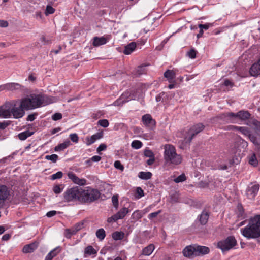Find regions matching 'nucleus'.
Masks as SVG:
<instances>
[{"mask_svg": "<svg viewBox=\"0 0 260 260\" xmlns=\"http://www.w3.org/2000/svg\"><path fill=\"white\" fill-rule=\"evenodd\" d=\"M9 196L10 190L8 187L4 185H0V207L3 206Z\"/></svg>", "mask_w": 260, "mask_h": 260, "instance_id": "obj_11", "label": "nucleus"}, {"mask_svg": "<svg viewBox=\"0 0 260 260\" xmlns=\"http://www.w3.org/2000/svg\"><path fill=\"white\" fill-rule=\"evenodd\" d=\"M84 253L85 254L90 255L92 254H96L97 253V251L92 246L89 245L85 248Z\"/></svg>", "mask_w": 260, "mask_h": 260, "instance_id": "obj_35", "label": "nucleus"}, {"mask_svg": "<svg viewBox=\"0 0 260 260\" xmlns=\"http://www.w3.org/2000/svg\"><path fill=\"white\" fill-rule=\"evenodd\" d=\"M74 231L73 228L71 229H67L65 230L64 236L67 238H70L71 236L75 234L72 233V231Z\"/></svg>", "mask_w": 260, "mask_h": 260, "instance_id": "obj_45", "label": "nucleus"}, {"mask_svg": "<svg viewBox=\"0 0 260 260\" xmlns=\"http://www.w3.org/2000/svg\"><path fill=\"white\" fill-rule=\"evenodd\" d=\"M240 152L241 151L240 150L237 149L235 148L231 150V153L232 154V158L230 160L231 164L237 165L240 162L241 159Z\"/></svg>", "mask_w": 260, "mask_h": 260, "instance_id": "obj_14", "label": "nucleus"}, {"mask_svg": "<svg viewBox=\"0 0 260 260\" xmlns=\"http://www.w3.org/2000/svg\"><path fill=\"white\" fill-rule=\"evenodd\" d=\"M10 124V121H4L2 122H0V129H4L8 125H9Z\"/></svg>", "mask_w": 260, "mask_h": 260, "instance_id": "obj_58", "label": "nucleus"}, {"mask_svg": "<svg viewBox=\"0 0 260 260\" xmlns=\"http://www.w3.org/2000/svg\"><path fill=\"white\" fill-rule=\"evenodd\" d=\"M112 201L113 205V206L116 208L117 209L118 207V196L117 195H114L112 197Z\"/></svg>", "mask_w": 260, "mask_h": 260, "instance_id": "obj_48", "label": "nucleus"}, {"mask_svg": "<svg viewBox=\"0 0 260 260\" xmlns=\"http://www.w3.org/2000/svg\"><path fill=\"white\" fill-rule=\"evenodd\" d=\"M249 73L252 76H257L260 74V58L257 62L254 63L251 67Z\"/></svg>", "mask_w": 260, "mask_h": 260, "instance_id": "obj_20", "label": "nucleus"}, {"mask_svg": "<svg viewBox=\"0 0 260 260\" xmlns=\"http://www.w3.org/2000/svg\"><path fill=\"white\" fill-rule=\"evenodd\" d=\"M63 184L55 185L53 186V191L55 194H59L63 190Z\"/></svg>", "mask_w": 260, "mask_h": 260, "instance_id": "obj_39", "label": "nucleus"}, {"mask_svg": "<svg viewBox=\"0 0 260 260\" xmlns=\"http://www.w3.org/2000/svg\"><path fill=\"white\" fill-rule=\"evenodd\" d=\"M146 65H142L138 67L135 71V75L137 76H139L142 74H145L146 73Z\"/></svg>", "mask_w": 260, "mask_h": 260, "instance_id": "obj_32", "label": "nucleus"}, {"mask_svg": "<svg viewBox=\"0 0 260 260\" xmlns=\"http://www.w3.org/2000/svg\"><path fill=\"white\" fill-rule=\"evenodd\" d=\"M146 212L143 211L136 210L133 212L132 215V218L135 221L141 219Z\"/></svg>", "mask_w": 260, "mask_h": 260, "instance_id": "obj_28", "label": "nucleus"}, {"mask_svg": "<svg viewBox=\"0 0 260 260\" xmlns=\"http://www.w3.org/2000/svg\"><path fill=\"white\" fill-rule=\"evenodd\" d=\"M100 192L98 189L88 188L86 190L82 189L81 202L91 203L97 200L100 197Z\"/></svg>", "mask_w": 260, "mask_h": 260, "instance_id": "obj_8", "label": "nucleus"}, {"mask_svg": "<svg viewBox=\"0 0 260 260\" xmlns=\"http://www.w3.org/2000/svg\"><path fill=\"white\" fill-rule=\"evenodd\" d=\"M6 90L10 91H22L24 86L17 83H8L5 84Z\"/></svg>", "mask_w": 260, "mask_h": 260, "instance_id": "obj_15", "label": "nucleus"}, {"mask_svg": "<svg viewBox=\"0 0 260 260\" xmlns=\"http://www.w3.org/2000/svg\"><path fill=\"white\" fill-rule=\"evenodd\" d=\"M70 138L71 141L75 143H77L79 140V137L77 134L74 133L70 135Z\"/></svg>", "mask_w": 260, "mask_h": 260, "instance_id": "obj_52", "label": "nucleus"}, {"mask_svg": "<svg viewBox=\"0 0 260 260\" xmlns=\"http://www.w3.org/2000/svg\"><path fill=\"white\" fill-rule=\"evenodd\" d=\"M82 188L76 186L68 188L63 193L64 200L66 202H74L79 201L81 202Z\"/></svg>", "mask_w": 260, "mask_h": 260, "instance_id": "obj_6", "label": "nucleus"}, {"mask_svg": "<svg viewBox=\"0 0 260 260\" xmlns=\"http://www.w3.org/2000/svg\"><path fill=\"white\" fill-rule=\"evenodd\" d=\"M142 120L144 125L149 127H152L155 125V121L150 114H145L142 116Z\"/></svg>", "mask_w": 260, "mask_h": 260, "instance_id": "obj_18", "label": "nucleus"}, {"mask_svg": "<svg viewBox=\"0 0 260 260\" xmlns=\"http://www.w3.org/2000/svg\"><path fill=\"white\" fill-rule=\"evenodd\" d=\"M152 175V173L150 172H140L138 177L141 179L148 180L151 178Z\"/></svg>", "mask_w": 260, "mask_h": 260, "instance_id": "obj_33", "label": "nucleus"}, {"mask_svg": "<svg viewBox=\"0 0 260 260\" xmlns=\"http://www.w3.org/2000/svg\"><path fill=\"white\" fill-rule=\"evenodd\" d=\"M107 39L104 37H94L93 39L92 44L94 47H98L105 44Z\"/></svg>", "mask_w": 260, "mask_h": 260, "instance_id": "obj_23", "label": "nucleus"}, {"mask_svg": "<svg viewBox=\"0 0 260 260\" xmlns=\"http://www.w3.org/2000/svg\"><path fill=\"white\" fill-rule=\"evenodd\" d=\"M197 51L194 49H191L187 53V55L192 59L196 57Z\"/></svg>", "mask_w": 260, "mask_h": 260, "instance_id": "obj_50", "label": "nucleus"}, {"mask_svg": "<svg viewBox=\"0 0 260 260\" xmlns=\"http://www.w3.org/2000/svg\"><path fill=\"white\" fill-rule=\"evenodd\" d=\"M62 114L59 113H56L52 115V118L53 120L56 121L60 120L62 118Z\"/></svg>", "mask_w": 260, "mask_h": 260, "instance_id": "obj_55", "label": "nucleus"}, {"mask_svg": "<svg viewBox=\"0 0 260 260\" xmlns=\"http://www.w3.org/2000/svg\"><path fill=\"white\" fill-rule=\"evenodd\" d=\"M61 250V248L60 246H58L54 249H53L51 251H53V253H52V255H54V257L57 254L60 253Z\"/></svg>", "mask_w": 260, "mask_h": 260, "instance_id": "obj_59", "label": "nucleus"}, {"mask_svg": "<svg viewBox=\"0 0 260 260\" xmlns=\"http://www.w3.org/2000/svg\"><path fill=\"white\" fill-rule=\"evenodd\" d=\"M118 219H119L118 218V217H117V216L115 214L113 215V216H112L111 217H109L107 219V222L108 223H112V222H113L117 221Z\"/></svg>", "mask_w": 260, "mask_h": 260, "instance_id": "obj_54", "label": "nucleus"}, {"mask_svg": "<svg viewBox=\"0 0 260 260\" xmlns=\"http://www.w3.org/2000/svg\"><path fill=\"white\" fill-rule=\"evenodd\" d=\"M38 115L37 113L29 114L26 118L27 121H32L36 119V116Z\"/></svg>", "mask_w": 260, "mask_h": 260, "instance_id": "obj_57", "label": "nucleus"}, {"mask_svg": "<svg viewBox=\"0 0 260 260\" xmlns=\"http://www.w3.org/2000/svg\"><path fill=\"white\" fill-rule=\"evenodd\" d=\"M38 246V243L37 242H33L25 245L22 249V251L24 253H31L37 248Z\"/></svg>", "mask_w": 260, "mask_h": 260, "instance_id": "obj_21", "label": "nucleus"}, {"mask_svg": "<svg viewBox=\"0 0 260 260\" xmlns=\"http://www.w3.org/2000/svg\"><path fill=\"white\" fill-rule=\"evenodd\" d=\"M137 193L138 194V198H140L144 196V191L140 187H138L136 189Z\"/></svg>", "mask_w": 260, "mask_h": 260, "instance_id": "obj_56", "label": "nucleus"}, {"mask_svg": "<svg viewBox=\"0 0 260 260\" xmlns=\"http://www.w3.org/2000/svg\"><path fill=\"white\" fill-rule=\"evenodd\" d=\"M249 162L250 165L253 166H256L258 164V161L256 159V157L255 156V154H253L251 156L249 160Z\"/></svg>", "mask_w": 260, "mask_h": 260, "instance_id": "obj_43", "label": "nucleus"}, {"mask_svg": "<svg viewBox=\"0 0 260 260\" xmlns=\"http://www.w3.org/2000/svg\"><path fill=\"white\" fill-rule=\"evenodd\" d=\"M68 177L71 179L75 183L80 185H84L86 184L85 179L79 178L74 173L70 172L68 174Z\"/></svg>", "mask_w": 260, "mask_h": 260, "instance_id": "obj_19", "label": "nucleus"}, {"mask_svg": "<svg viewBox=\"0 0 260 260\" xmlns=\"http://www.w3.org/2000/svg\"><path fill=\"white\" fill-rule=\"evenodd\" d=\"M45 158L46 159L51 160L53 162H56L58 158V156L57 155L54 154L51 155H46Z\"/></svg>", "mask_w": 260, "mask_h": 260, "instance_id": "obj_42", "label": "nucleus"}, {"mask_svg": "<svg viewBox=\"0 0 260 260\" xmlns=\"http://www.w3.org/2000/svg\"><path fill=\"white\" fill-rule=\"evenodd\" d=\"M142 143L139 140H134L131 144L132 147L136 149H140L142 147Z\"/></svg>", "mask_w": 260, "mask_h": 260, "instance_id": "obj_40", "label": "nucleus"}, {"mask_svg": "<svg viewBox=\"0 0 260 260\" xmlns=\"http://www.w3.org/2000/svg\"><path fill=\"white\" fill-rule=\"evenodd\" d=\"M128 212V209L127 208L124 207L121 209L117 213H116V214L118 218L120 219H123Z\"/></svg>", "mask_w": 260, "mask_h": 260, "instance_id": "obj_31", "label": "nucleus"}, {"mask_svg": "<svg viewBox=\"0 0 260 260\" xmlns=\"http://www.w3.org/2000/svg\"><path fill=\"white\" fill-rule=\"evenodd\" d=\"M209 217V212L205 210H203L201 214L198 216L197 220L202 225H205L208 222Z\"/></svg>", "mask_w": 260, "mask_h": 260, "instance_id": "obj_17", "label": "nucleus"}, {"mask_svg": "<svg viewBox=\"0 0 260 260\" xmlns=\"http://www.w3.org/2000/svg\"><path fill=\"white\" fill-rule=\"evenodd\" d=\"M144 154L146 157L149 158L155 157L153 152L149 149H145L144 151Z\"/></svg>", "mask_w": 260, "mask_h": 260, "instance_id": "obj_49", "label": "nucleus"}, {"mask_svg": "<svg viewBox=\"0 0 260 260\" xmlns=\"http://www.w3.org/2000/svg\"><path fill=\"white\" fill-rule=\"evenodd\" d=\"M107 148V145L105 144H101L99 145L98 148H97V151L100 152L102 151H104Z\"/></svg>", "mask_w": 260, "mask_h": 260, "instance_id": "obj_63", "label": "nucleus"}, {"mask_svg": "<svg viewBox=\"0 0 260 260\" xmlns=\"http://www.w3.org/2000/svg\"><path fill=\"white\" fill-rule=\"evenodd\" d=\"M182 253L184 256L186 257L191 258L196 256L195 245L192 244L186 246L183 250Z\"/></svg>", "mask_w": 260, "mask_h": 260, "instance_id": "obj_13", "label": "nucleus"}, {"mask_svg": "<svg viewBox=\"0 0 260 260\" xmlns=\"http://www.w3.org/2000/svg\"><path fill=\"white\" fill-rule=\"evenodd\" d=\"M259 189V185L258 184L249 186L246 189V193L247 198L249 199H254L255 196L257 194Z\"/></svg>", "mask_w": 260, "mask_h": 260, "instance_id": "obj_12", "label": "nucleus"}, {"mask_svg": "<svg viewBox=\"0 0 260 260\" xmlns=\"http://www.w3.org/2000/svg\"><path fill=\"white\" fill-rule=\"evenodd\" d=\"M103 137V132H100L97 133L91 137H87L86 138V144L87 146H89L94 143L97 140L100 139Z\"/></svg>", "mask_w": 260, "mask_h": 260, "instance_id": "obj_16", "label": "nucleus"}, {"mask_svg": "<svg viewBox=\"0 0 260 260\" xmlns=\"http://www.w3.org/2000/svg\"><path fill=\"white\" fill-rule=\"evenodd\" d=\"M71 144L70 141L69 140H66L63 143L58 144L56 146L54 150L55 151H61L66 149Z\"/></svg>", "mask_w": 260, "mask_h": 260, "instance_id": "obj_27", "label": "nucleus"}, {"mask_svg": "<svg viewBox=\"0 0 260 260\" xmlns=\"http://www.w3.org/2000/svg\"><path fill=\"white\" fill-rule=\"evenodd\" d=\"M242 235L245 238L255 239L260 237V214L249 219L248 225L241 229Z\"/></svg>", "mask_w": 260, "mask_h": 260, "instance_id": "obj_2", "label": "nucleus"}, {"mask_svg": "<svg viewBox=\"0 0 260 260\" xmlns=\"http://www.w3.org/2000/svg\"><path fill=\"white\" fill-rule=\"evenodd\" d=\"M251 114L245 110H240L236 113L226 112L220 115L219 117L223 120L233 121L235 118H239L241 121H244L250 118Z\"/></svg>", "mask_w": 260, "mask_h": 260, "instance_id": "obj_7", "label": "nucleus"}, {"mask_svg": "<svg viewBox=\"0 0 260 260\" xmlns=\"http://www.w3.org/2000/svg\"><path fill=\"white\" fill-rule=\"evenodd\" d=\"M128 93H124L122 94L118 99L114 102V105L117 106L122 105L123 104L128 101L127 99L128 97Z\"/></svg>", "mask_w": 260, "mask_h": 260, "instance_id": "obj_25", "label": "nucleus"}, {"mask_svg": "<svg viewBox=\"0 0 260 260\" xmlns=\"http://www.w3.org/2000/svg\"><path fill=\"white\" fill-rule=\"evenodd\" d=\"M74 231H72V233L76 234L78 231H80L84 228V222L81 221L76 223L73 227H72Z\"/></svg>", "mask_w": 260, "mask_h": 260, "instance_id": "obj_37", "label": "nucleus"}, {"mask_svg": "<svg viewBox=\"0 0 260 260\" xmlns=\"http://www.w3.org/2000/svg\"><path fill=\"white\" fill-rule=\"evenodd\" d=\"M25 115V110L20 102H7L0 106V117L4 118L13 116L14 118L19 119Z\"/></svg>", "mask_w": 260, "mask_h": 260, "instance_id": "obj_1", "label": "nucleus"}, {"mask_svg": "<svg viewBox=\"0 0 260 260\" xmlns=\"http://www.w3.org/2000/svg\"><path fill=\"white\" fill-rule=\"evenodd\" d=\"M53 251H50L46 256L45 260H52L54 257V255H52Z\"/></svg>", "mask_w": 260, "mask_h": 260, "instance_id": "obj_64", "label": "nucleus"}, {"mask_svg": "<svg viewBox=\"0 0 260 260\" xmlns=\"http://www.w3.org/2000/svg\"><path fill=\"white\" fill-rule=\"evenodd\" d=\"M195 245L196 256L200 255V254H208L209 251V248L208 247L204 246H200L197 244Z\"/></svg>", "mask_w": 260, "mask_h": 260, "instance_id": "obj_22", "label": "nucleus"}, {"mask_svg": "<svg viewBox=\"0 0 260 260\" xmlns=\"http://www.w3.org/2000/svg\"><path fill=\"white\" fill-rule=\"evenodd\" d=\"M44 101L42 95L34 94L22 99L20 102L25 110H29L41 106Z\"/></svg>", "mask_w": 260, "mask_h": 260, "instance_id": "obj_4", "label": "nucleus"}, {"mask_svg": "<svg viewBox=\"0 0 260 260\" xmlns=\"http://www.w3.org/2000/svg\"><path fill=\"white\" fill-rule=\"evenodd\" d=\"M40 41L43 45L49 44L51 43L50 39H46L44 36L40 38Z\"/></svg>", "mask_w": 260, "mask_h": 260, "instance_id": "obj_53", "label": "nucleus"}, {"mask_svg": "<svg viewBox=\"0 0 260 260\" xmlns=\"http://www.w3.org/2000/svg\"><path fill=\"white\" fill-rule=\"evenodd\" d=\"M164 159L165 164L171 167L179 165L182 161V156L177 153L175 147L171 144L164 145Z\"/></svg>", "mask_w": 260, "mask_h": 260, "instance_id": "obj_3", "label": "nucleus"}, {"mask_svg": "<svg viewBox=\"0 0 260 260\" xmlns=\"http://www.w3.org/2000/svg\"><path fill=\"white\" fill-rule=\"evenodd\" d=\"M96 236L100 240H103L106 236L105 230L102 228L98 230L96 232Z\"/></svg>", "mask_w": 260, "mask_h": 260, "instance_id": "obj_36", "label": "nucleus"}, {"mask_svg": "<svg viewBox=\"0 0 260 260\" xmlns=\"http://www.w3.org/2000/svg\"><path fill=\"white\" fill-rule=\"evenodd\" d=\"M136 43L135 42H132L125 46L123 51L124 54L126 55L130 54L136 47Z\"/></svg>", "mask_w": 260, "mask_h": 260, "instance_id": "obj_26", "label": "nucleus"}, {"mask_svg": "<svg viewBox=\"0 0 260 260\" xmlns=\"http://www.w3.org/2000/svg\"><path fill=\"white\" fill-rule=\"evenodd\" d=\"M63 173L61 171H58L55 174H54L51 176V179L55 180L57 179H60L62 177Z\"/></svg>", "mask_w": 260, "mask_h": 260, "instance_id": "obj_44", "label": "nucleus"}, {"mask_svg": "<svg viewBox=\"0 0 260 260\" xmlns=\"http://www.w3.org/2000/svg\"><path fill=\"white\" fill-rule=\"evenodd\" d=\"M205 126L202 123H198L192 125L187 132V136L184 138L186 143H190L193 138L203 131Z\"/></svg>", "mask_w": 260, "mask_h": 260, "instance_id": "obj_10", "label": "nucleus"}, {"mask_svg": "<svg viewBox=\"0 0 260 260\" xmlns=\"http://www.w3.org/2000/svg\"><path fill=\"white\" fill-rule=\"evenodd\" d=\"M229 129L238 130L244 135L247 136L250 141L255 146L259 148L260 146V136L258 132L256 131L255 134H251L249 129L246 127H238L237 126L231 125L229 126Z\"/></svg>", "mask_w": 260, "mask_h": 260, "instance_id": "obj_5", "label": "nucleus"}, {"mask_svg": "<svg viewBox=\"0 0 260 260\" xmlns=\"http://www.w3.org/2000/svg\"><path fill=\"white\" fill-rule=\"evenodd\" d=\"M237 244V241L233 236H228L226 239L219 241L217 243L218 248L222 251H228L233 248Z\"/></svg>", "mask_w": 260, "mask_h": 260, "instance_id": "obj_9", "label": "nucleus"}, {"mask_svg": "<svg viewBox=\"0 0 260 260\" xmlns=\"http://www.w3.org/2000/svg\"><path fill=\"white\" fill-rule=\"evenodd\" d=\"M251 124L254 126L255 131L258 132L260 136V121L255 119H253L251 121Z\"/></svg>", "mask_w": 260, "mask_h": 260, "instance_id": "obj_38", "label": "nucleus"}, {"mask_svg": "<svg viewBox=\"0 0 260 260\" xmlns=\"http://www.w3.org/2000/svg\"><path fill=\"white\" fill-rule=\"evenodd\" d=\"M55 11V9L51 6L47 5L45 10V15H48L49 14H53Z\"/></svg>", "mask_w": 260, "mask_h": 260, "instance_id": "obj_46", "label": "nucleus"}, {"mask_svg": "<svg viewBox=\"0 0 260 260\" xmlns=\"http://www.w3.org/2000/svg\"><path fill=\"white\" fill-rule=\"evenodd\" d=\"M98 124L103 127H107L109 126V122L107 119H101L98 121Z\"/></svg>", "mask_w": 260, "mask_h": 260, "instance_id": "obj_47", "label": "nucleus"}, {"mask_svg": "<svg viewBox=\"0 0 260 260\" xmlns=\"http://www.w3.org/2000/svg\"><path fill=\"white\" fill-rule=\"evenodd\" d=\"M161 212L160 210H159L157 212H153L149 214L148 218L150 219H152L156 217Z\"/></svg>", "mask_w": 260, "mask_h": 260, "instance_id": "obj_61", "label": "nucleus"}, {"mask_svg": "<svg viewBox=\"0 0 260 260\" xmlns=\"http://www.w3.org/2000/svg\"><path fill=\"white\" fill-rule=\"evenodd\" d=\"M186 180V176L184 174H182L177 178L174 179V181L175 183H179L182 182Z\"/></svg>", "mask_w": 260, "mask_h": 260, "instance_id": "obj_41", "label": "nucleus"}, {"mask_svg": "<svg viewBox=\"0 0 260 260\" xmlns=\"http://www.w3.org/2000/svg\"><path fill=\"white\" fill-rule=\"evenodd\" d=\"M238 216L240 217H243V213H244V209L242 206L241 204H239L238 205Z\"/></svg>", "mask_w": 260, "mask_h": 260, "instance_id": "obj_60", "label": "nucleus"}, {"mask_svg": "<svg viewBox=\"0 0 260 260\" xmlns=\"http://www.w3.org/2000/svg\"><path fill=\"white\" fill-rule=\"evenodd\" d=\"M155 249V246L153 244H150L144 248L141 252V255L149 256L150 255Z\"/></svg>", "mask_w": 260, "mask_h": 260, "instance_id": "obj_24", "label": "nucleus"}, {"mask_svg": "<svg viewBox=\"0 0 260 260\" xmlns=\"http://www.w3.org/2000/svg\"><path fill=\"white\" fill-rule=\"evenodd\" d=\"M114 167L115 168L119 169L121 171H123L124 167L121 164V162L119 160L115 161L114 164Z\"/></svg>", "mask_w": 260, "mask_h": 260, "instance_id": "obj_51", "label": "nucleus"}, {"mask_svg": "<svg viewBox=\"0 0 260 260\" xmlns=\"http://www.w3.org/2000/svg\"><path fill=\"white\" fill-rule=\"evenodd\" d=\"M210 26H212V24H209V23L205 24H200L199 25V27L200 28H201L202 30H203V29H204L205 30H207Z\"/></svg>", "mask_w": 260, "mask_h": 260, "instance_id": "obj_62", "label": "nucleus"}, {"mask_svg": "<svg viewBox=\"0 0 260 260\" xmlns=\"http://www.w3.org/2000/svg\"><path fill=\"white\" fill-rule=\"evenodd\" d=\"M34 132H30L28 130L25 131L23 132L20 133L18 134V137L21 140H25L28 137L31 136L34 134Z\"/></svg>", "mask_w": 260, "mask_h": 260, "instance_id": "obj_30", "label": "nucleus"}, {"mask_svg": "<svg viewBox=\"0 0 260 260\" xmlns=\"http://www.w3.org/2000/svg\"><path fill=\"white\" fill-rule=\"evenodd\" d=\"M164 77L166 78L169 82H172L175 78V73L170 70H167L164 73Z\"/></svg>", "mask_w": 260, "mask_h": 260, "instance_id": "obj_29", "label": "nucleus"}, {"mask_svg": "<svg viewBox=\"0 0 260 260\" xmlns=\"http://www.w3.org/2000/svg\"><path fill=\"white\" fill-rule=\"evenodd\" d=\"M124 237V233L122 232H114L112 234V238L115 240H122Z\"/></svg>", "mask_w": 260, "mask_h": 260, "instance_id": "obj_34", "label": "nucleus"}]
</instances>
